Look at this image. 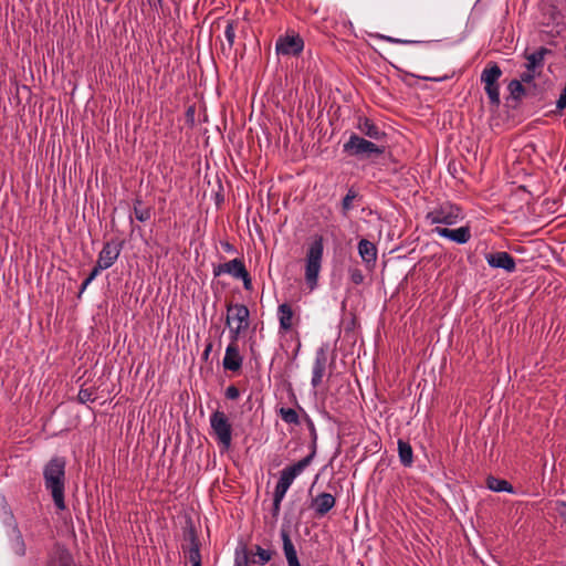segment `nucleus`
Returning a JSON list of instances; mask_svg holds the SVG:
<instances>
[{"label": "nucleus", "mask_w": 566, "mask_h": 566, "mask_svg": "<svg viewBox=\"0 0 566 566\" xmlns=\"http://www.w3.org/2000/svg\"><path fill=\"white\" fill-rule=\"evenodd\" d=\"M44 485L50 491L55 506L65 510V460L60 457L52 458L43 470Z\"/></svg>", "instance_id": "f257e3e1"}, {"label": "nucleus", "mask_w": 566, "mask_h": 566, "mask_svg": "<svg viewBox=\"0 0 566 566\" xmlns=\"http://www.w3.org/2000/svg\"><path fill=\"white\" fill-rule=\"evenodd\" d=\"M343 151L359 160L374 159L385 153L384 146L367 140L357 134H352L349 139L343 145Z\"/></svg>", "instance_id": "f03ea898"}, {"label": "nucleus", "mask_w": 566, "mask_h": 566, "mask_svg": "<svg viewBox=\"0 0 566 566\" xmlns=\"http://www.w3.org/2000/svg\"><path fill=\"white\" fill-rule=\"evenodd\" d=\"M315 457V447L312 453L298 462L284 468L281 471L280 479L275 485L273 497L283 500L293 481L311 464Z\"/></svg>", "instance_id": "7ed1b4c3"}, {"label": "nucleus", "mask_w": 566, "mask_h": 566, "mask_svg": "<svg viewBox=\"0 0 566 566\" xmlns=\"http://www.w3.org/2000/svg\"><path fill=\"white\" fill-rule=\"evenodd\" d=\"M503 75V71L500 65L491 61L486 64L481 73V83L484 85L485 94L489 98V104L492 107L499 108L501 105L500 98V78Z\"/></svg>", "instance_id": "20e7f679"}, {"label": "nucleus", "mask_w": 566, "mask_h": 566, "mask_svg": "<svg viewBox=\"0 0 566 566\" xmlns=\"http://www.w3.org/2000/svg\"><path fill=\"white\" fill-rule=\"evenodd\" d=\"M210 427L219 447L229 450L232 443V426L223 411L216 410L210 415Z\"/></svg>", "instance_id": "39448f33"}, {"label": "nucleus", "mask_w": 566, "mask_h": 566, "mask_svg": "<svg viewBox=\"0 0 566 566\" xmlns=\"http://www.w3.org/2000/svg\"><path fill=\"white\" fill-rule=\"evenodd\" d=\"M322 264L323 250H308L304 260V279L310 290H314L317 286Z\"/></svg>", "instance_id": "423d86ee"}, {"label": "nucleus", "mask_w": 566, "mask_h": 566, "mask_svg": "<svg viewBox=\"0 0 566 566\" xmlns=\"http://www.w3.org/2000/svg\"><path fill=\"white\" fill-rule=\"evenodd\" d=\"M461 209L458 206L451 203H443L439 208L430 211L427 214V219L431 221V223H443V224H454L460 218Z\"/></svg>", "instance_id": "0eeeda50"}, {"label": "nucleus", "mask_w": 566, "mask_h": 566, "mask_svg": "<svg viewBox=\"0 0 566 566\" xmlns=\"http://www.w3.org/2000/svg\"><path fill=\"white\" fill-rule=\"evenodd\" d=\"M250 312L249 308L243 304H228L227 305V321L226 324L228 327H239L244 331L249 328L250 325Z\"/></svg>", "instance_id": "6e6552de"}, {"label": "nucleus", "mask_w": 566, "mask_h": 566, "mask_svg": "<svg viewBox=\"0 0 566 566\" xmlns=\"http://www.w3.org/2000/svg\"><path fill=\"white\" fill-rule=\"evenodd\" d=\"M276 53L297 56L304 49V41L300 34H286L279 36L275 44Z\"/></svg>", "instance_id": "1a4fd4ad"}, {"label": "nucleus", "mask_w": 566, "mask_h": 566, "mask_svg": "<svg viewBox=\"0 0 566 566\" xmlns=\"http://www.w3.org/2000/svg\"><path fill=\"white\" fill-rule=\"evenodd\" d=\"M553 83L549 78L539 77L526 85V99L531 104L542 103L546 99L547 93L551 90Z\"/></svg>", "instance_id": "9d476101"}, {"label": "nucleus", "mask_w": 566, "mask_h": 566, "mask_svg": "<svg viewBox=\"0 0 566 566\" xmlns=\"http://www.w3.org/2000/svg\"><path fill=\"white\" fill-rule=\"evenodd\" d=\"M221 22L224 23V38L227 41V44L221 43V52L223 55L229 56L233 50L234 40H235V30L239 25V21L232 20V19H229V20L218 19L217 21L213 22L212 29L219 28Z\"/></svg>", "instance_id": "9b49d317"}, {"label": "nucleus", "mask_w": 566, "mask_h": 566, "mask_svg": "<svg viewBox=\"0 0 566 566\" xmlns=\"http://www.w3.org/2000/svg\"><path fill=\"white\" fill-rule=\"evenodd\" d=\"M431 232L439 237L447 238L458 244L467 243L471 237L469 227H460L458 229L436 227Z\"/></svg>", "instance_id": "f8f14e48"}, {"label": "nucleus", "mask_w": 566, "mask_h": 566, "mask_svg": "<svg viewBox=\"0 0 566 566\" xmlns=\"http://www.w3.org/2000/svg\"><path fill=\"white\" fill-rule=\"evenodd\" d=\"M327 366V353L321 347L316 350L315 359L312 367V380L311 384L314 388H317L323 380Z\"/></svg>", "instance_id": "ddd939ff"}, {"label": "nucleus", "mask_w": 566, "mask_h": 566, "mask_svg": "<svg viewBox=\"0 0 566 566\" xmlns=\"http://www.w3.org/2000/svg\"><path fill=\"white\" fill-rule=\"evenodd\" d=\"M509 95L506 102L512 108H516L522 104V101L526 99V85L517 78H513L507 84Z\"/></svg>", "instance_id": "4468645a"}, {"label": "nucleus", "mask_w": 566, "mask_h": 566, "mask_svg": "<svg viewBox=\"0 0 566 566\" xmlns=\"http://www.w3.org/2000/svg\"><path fill=\"white\" fill-rule=\"evenodd\" d=\"M187 544L182 546L187 560L191 566H201L200 544L195 532H190Z\"/></svg>", "instance_id": "2eb2a0df"}, {"label": "nucleus", "mask_w": 566, "mask_h": 566, "mask_svg": "<svg viewBox=\"0 0 566 566\" xmlns=\"http://www.w3.org/2000/svg\"><path fill=\"white\" fill-rule=\"evenodd\" d=\"M485 260L492 268L503 269L507 272H513L515 270V261L506 252L486 253Z\"/></svg>", "instance_id": "dca6fc26"}, {"label": "nucleus", "mask_w": 566, "mask_h": 566, "mask_svg": "<svg viewBox=\"0 0 566 566\" xmlns=\"http://www.w3.org/2000/svg\"><path fill=\"white\" fill-rule=\"evenodd\" d=\"M336 504V499L331 493H319L312 500V507L315 510L317 517L326 515Z\"/></svg>", "instance_id": "f3484780"}, {"label": "nucleus", "mask_w": 566, "mask_h": 566, "mask_svg": "<svg viewBox=\"0 0 566 566\" xmlns=\"http://www.w3.org/2000/svg\"><path fill=\"white\" fill-rule=\"evenodd\" d=\"M226 370L237 371L242 366V357L239 353L238 344H229L222 360Z\"/></svg>", "instance_id": "a211bd4d"}, {"label": "nucleus", "mask_w": 566, "mask_h": 566, "mask_svg": "<svg viewBox=\"0 0 566 566\" xmlns=\"http://www.w3.org/2000/svg\"><path fill=\"white\" fill-rule=\"evenodd\" d=\"M326 235H328V239L331 238V243L334 245V248L352 247L353 238H348L338 226H328L326 228Z\"/></svg>", "instance_id": "6ab92c4d"}, {"label": "nucleus", "mask_w": 566, "mask_h": 566, "mask_svg": "<svg viewBox=\"0 0 566 566\" xmlns=\"http://www.w3.org/2000/svg\"><path fill=\"white\" fill-rule=\"evenodd\" d=\"M358 129L361 134L373 138L375 140H380L386 137V133L381 130L373 119L368 117H359L358 118Z\"/></svg>", "instance_id": "aec40b11"}, {"label": "nucleus", "mask_w": 566, "mask_h": 566, "mask_svg": "<svg viewBox=\"0 0 566 566\" xmlns=\"http://www.w3.org/2000/svg\"><path fill=\"white\" fill-rule=\"evenodd\" d=\"M224 271L231 274L235 279H242L244 282V287L249 289L251 284V280L249 273L242 261L239 259H234L223 265Z\"/></svg>", "instance_id": "412c9836"}, {"label": "nucleus", "mask_w": 566, "mask_h": 566, "mask_svg": "<svg viewBox=\"0 0 566 566\" xmlns=\"http://www.w3.org/2000/svg\"><path fill=\"white\" fill-rule=\"evenodd\" d=\"M277 317L280 323V332H289L294 325V311L287 303L280 304L277 307Z\"/></svg>", "instance_id": "4be33fe9"}, {"label": "nucleus", "mask_w": 566, "mask_h": 566, "mask_svg": "<svg viewBox=\"0 0 566 566\" xmlns=\"http://www.w3.org/2000/svg\"><path fill=\"white\" fill-rule=\"evenodd\" d=\"M133 211L135 218L140 222L149 221L154 214V208L151 206H146L139 195H137L133 200Z\"/></svg>", "instance_id": "5701e85b"}, {"label": "nucleus", "mask_w": 566, "mask_h": 566, "mask_svg": "<svg viewBox=\"0 0 566 566\" xmlns=\"http://www.w3.org/2000/svg\"><path fill=\"white\" fill-rule=\"evenodd\" d=\"M281 538L283 542V552L286 558L287 565L293 566L300 564L296 549L286 530H281Z\"/></svg>", "instance_id": "b1692460"}, {"label": "nucleus", "mask_w": 566, "mask_h": 566, "mask_svg": "<svg viewBox=\"0 0 566 566\" xmlns=\"http://www.w3.org/2000/svg\"><path fill=\"white\" fill-rule=\"evenodd\" d=\"M361 199H363V196L359 193V191L357 189H355L354 187H350L347 190V193L345 195V197L343 198V200L340 202L342 216L347 217L348 212L355 208L354 201L355 200L360 201Z\"/></svg>", "instance_id": "393cba45"}, {"label": "nucleus", "mask_w": 566, "mask_h": 566, "mask_svg": "<svg viewBox=\"0 0 566 566\" xmlns=\"http://www.w3.org/2000/svg\"><path fill=\"white\" fill-rule=\"evenodd\" d=\"M399 460L403 467H411L413 463V451L409 442L398 440Z\"/></svg>", "instance_id": "a878e982"}, {"label": "nucleus", "mask_w": 566, "mask_h": 566, "mask_svg": "<svg viewBox=\"0 0 566 566\" xmlns=\"http://www.w3.org/2000/svg\"><path fill=\"white\" fill-rule=\"evenodd\" d=\"M119 255V250H101L97 264L99 269L106 270L111 268Z\"/></svg>", "instance_id": "bb28decb"}, {"label": "nucleus", "mask_w": 566, "mask_h": 566, "mask_svg": "<svg viewBox=\"0 0 566 566\" xmlns=\"http://www.w3.org/2000/svg\"><path fill=\"white\" fill-rule=\"evenodd\" d=\"M486 486L494 492H509L513 493L514 489L506 480L489 476L486 479Z\"/></svg>", "instance_id": "cd10ccee"}, {"label": "nucleus", "mask_w": 566, "mask_h": 566, "mask_svg": "<svg viewBox=\"0 0 566 566\" xmlns=\"http://www.w3.org/2000/svg\"><path fill=\"white\" fill-rule=\"evenodd\" d=\"M524 57L527 61L525 63V69L532 71V72H538L542 74L543 67H544V60L541 59L535 51L532 53L524 52Z\"/></svg>", "instance_id": "c85d7f7f"}, {"label": "nucleus", "mask_w": 566, "mask_h": 566, "mask_svg": "<svg viewBox=\"0 0 566 566\" xmlns=\"http://www.w3.org/2000/svg\"><path fill=\"white\" fill-rule=\"evenodd\" d=\"M48 566H74L72 556L66 551H57L50 559Z\"/></svg>", "instance_id": "c756f323"}, {"label": "nucleus", "mask_w": 566, "mask_h": 566, "mask_svg": "<svg viewBox=\"0 0 566 566\" xmlns=\"http://www.w3.org/2000/svg\"><path fill=\"white\" fill-rule=\"evenodd\" d=\"M273 554L274 553L272 551L264 549L261 546L256 545L254 553L255 558L252 559V563L264 565L272 559Z\"/></svg>", "instance_id": "7c9ffc66"}, {"label": "nucleus", "mask_w": 566, "mask_h": 566, "mask_svg": "<svg viewBox=\"0 0 566 566\" xmlns=\"http://www.w3.org/2000/svg\"><path fill=\"white\" fill-rule=\"evenodd\" d=\"M280 416L283 421L290 424H300V417L297 412L292 408H281Z\"/></svg>", "instance_id": "2f4dec72"}, {"label": "nucleus", "mask_w": 566, "mask_h": 566, "mask_svg": "<svg viewBox=\"0 0 566 566\" xmlns=\"http://www.w3.org/2000/svg\"><path fill=\"white\" fill-rule=\"evenodd\" d=\"M378 250H358V254L368 269H371L377 260Z\"/></svg>", "instance_id": "473e14b6"}, {"label": "nucleus", "mask_w": 566, "mask_h": 566, "mask_svg": "<svg viewBox=\"0 0 566 566\" xmlns=\"http://www.w3.org/2000/svg\"><path fill=\"white\" fill-rule=\"evenodd\" d=\"M539 77H542V74H539L538 72H532V71L525 69V71L521 73L518 80L521 82H523L525 85H527V84L533 83L534 81L538 80Z\"/></svg>", "instance_id": "72a5a7b5"}, {"label": "nucleus", "mask_w": 566, "mask_h": 566, "mask_svg": "<svg viewBox=\"0 0 566 566\" xmlns=\"http://www.w3.org/2000/svg\"><path fill=\"white\" fill-rule=\"evenodd\" d=\"M195 116H196V105L191 104L187 107V109L185 112L186 124L189 128H193L196 125Z\"/></svg>", "instance_id": "f704fd0d"}, {"label": "nucleus", "mask_w": 566, "mask_h": 566, "mask_svg": "<svg viewBox=\"0 0 566 566\" xmlns=\"http://www.w3.org/2000/svg\"><path fill=\"white\" fill-rule=\"evenodd\" d=\"M324 242L329 243L328 235H326V233L315 234L310 248H323Z\"/></svg>", "instance_id": "c9c22d12"}, {"label": "nucleus", "mask_w": 566, "mask_h": 566, "mask_svg": "<svg viewBox=\"0 0 566 566\" xmlns=\"http://www.w3.org/2000/svg\"><path fill=\"white\" fill-rule=\"evenodd\" d=\"M556 108H557V113H562L566 108V81H565L564 88L559 95V98L556 102Z\"/></svg>", "instance_id": "e433bc0d"}, {"label": "nucleus", "mask_w": 566, "mask_h": 566, "mask_svg": "<svg viewBox=\"0 0 566 566\" xmlns=\"http://www.w3.org/2000/svg\"><path fill=\"white\" fill-rule=\"evenodd\" d=\"M229 331H230V339H231L230 344H237L241 334L245 332L244 329L235 327V326L229 327Z\"/></svg>", "instance_id": "4c0bfd02"}, {"label": "nucleus", "mask_w": 566, "mask_h": 566, "mask_svg": "<svg viewBox=\"0 0 566 566\" xmlns=\"http://www.w3.org/2000/svg\"><path fill=\"white\" fill-rule=\"evenodd\" d=\"M350 279L355 284H360L364 281V275L360 270L358 269H352L350 271Z\"/></svg>", "instance_id": "58836bf2"}, {"label": "nucleus", "mask_w": 566, "mask_h": 566, "mask_svg": "<svg viewBox=\"0 0 566 566\" xmlns=\"http://www.w3.org/2000/svg\"><path fill=\"white\" fill-rule=\"evenodd\" d=\"M239 396H240V391L235 386L231 385L227 388L226 397L228 399L235 400L239 398Z\"/></svg>", "instance_id": "ea45409f"}, {"label": "nucleus", "mask_w": 566, "mask_h": 566, "mask_svg": "<svg viewBox=\"0 0 566 566\" xmlns=\"http://www.w3.org/2000/svg\"><path fill=\"white\" fill-rule=\"evenodd\" d=\"M218 188L219 191L216 192L214 200L217 207H220L224 202V196L222 195V184L220 180H218Z\"/></svg>", "instance_id": "a19ab883"}, {"label": "nucleus", "mask_w": 566, "mask_h": 566, "mask_svg": "<svg viewBox=\"0 0 566 566\" xmlns=\"http://www.w3.org/2000/svg\"><path fill=\"white\" fill-rule=\"evenodd\" d=\"M535 53H536L541 59H543L544 61H545V57H546L547 55H553V54H554L553 50H551V49H548V48H546V46H541V48H538V49L535 51Z\"/></svg>", "instance_id": "79ce46f5"}, {"label": "nucleus", "mask_w": 566, "mask_h": 566, "mask_svg": "<svg viewBox=\"0 0 566 566\" xmlns=\"http://www.w3.org/2000/svg\"><path fill=\"white\" fill-rule=\"evenodd\" d=\"M283 500L273 497V505H272V515L273 517H277L281 511V503Z\"/></svg>", "instance_id": "37998d69"}, {"label": "nucleus", "mask_w": 566, "mask_h": 566, "mask_svg": "<svg viewBox=\"0 0 566 566\" xmlns=\"http://www.w3.org/2000/svg\"><path fill=\"white\" fill-rule=\"evenodd\" d=\"M147 3L155 11L163 7V0H147Z\"/></svg>", "instance_id": "c03bdc74"}, {"label": "nucleus", "mask_w": 566, "mask_h": 566, "mask_svg": "<svg viewBox=\"0 0 566 566\" xmlns=\"http://www.w3.org/2000/svg\"><path fill=\"white\" fill-rule=\"evenodd\" d=\"M356 248H376L374 243L368 241L367 239H360L357 243Z\"/></svg>", "instance_id": "a18cd8bd"}, {"label": "nucleus", "mask_w": 566, "mask_h": 566, "mask_svg": "<svg viewBox=\"0 0 566 566\" xmlns=\"http://www.w3.org/2000/svg\"><path fill=\"white\" fill-rule=\"evenodd\" d=\"M419 78H422L424 81H433V82H440V81H443V80H447L448 76H438V77H433V76H420L418 75Z\"/></svg>", "instance_id": "49530a36"}, {"label": "nucleus", "mask_w": 566, "mask_h": 566, "mask_svg": "<svg viewBox=\"0 0 566 566\" xmlns=\"http://www.w3.org/2000/svg\"><path fill=\"white\" fill-rule=\"evenodd\" d=\"M379 38L385 41L391 42V43H409L408 41H403V40H399V39H395V38L386 36V35H379Z\"/></svg>", "instance_id": "de8ad7c7"}, {"label": "nucleus", "mask_w": 566, "mask_h": 566, "mask_svg": "<svg viewBox=\"0 0 566 566\" xmlns=\"http://www.w3.org/2000/svg\"><path fill=\"white\" fill-rule=\"evenodd\" d=\"M92 279H90L88 276L83 281L82 285H81V289H80V293H78V297L82 295V293L87 289V286L92 283Z\"/></svg>", "instance_id": "09e8293b"}, {"label": "nucleus", "mask_w": 566, "mask_h": 566, "mask_svg": "<svg viewBox=\"0 0 566 566\" xmlns=\"http://www.w3.org/2000/svg\"><path fill=\"white\" fill-rule=\"evenodd\" d=\"M92 279H90L88 276L83 281L82 285H81V289H80V293H78V297L82 295V293L87 289V286L92 283Z\"/></svg>", "instance_id": "8fccbe9b"}, {"label": "nucleus", "mask_w": 566, "mask_h": 566, "mask_svg": "<svg viewBox=\"0 0 566 566\" xmlns=\"http://www.w3.org/2000/svg\"><path fill=\"white\" fill-rule=\"evenodd\" d=\"M103 271V269H99V265L96 263L92 272L90 273L88 277L94 280L99 273Z\"/></svg>", "instance_id": "3c124183"}, {"label": "nucleus", "mask_w": 566, "mask_h": 566, "mask_svg": "<svg viewBox=\"0 0 566 566\" xmlns=\"http://www.w3.org/2000/svg\"><path fill=\"white\" fill-rule=\"evenodd\" d=\"M249 560H250V559H249V555H248V554H244V556H243V559H242V560H240V559H238V558H237V560H235V566H248Z\"/></svg>", "instance_id": "603ef678"}, {"label": "nucleus", "mask_w": 566, "mask_h": 566, "mask_svg": "<svg viewBox=\"0 0 566 566\" xmlns=\"http://www.w3.org/2000/svg\"><path fill=\"white\" fill-rule=\"evenodd\" d=\"M312 437H313V442H312V446H311V452L313 451L314 446L316 447V439H317V436H316V432H315V428H314L313 424H312Z\"/></svg>", "instance_id": "864d4df0"}, {"label": "nucleus", "mask_w": 566, "mask_h": 566, "mask_svg": "<svg viewBox=\"0 0 566 566\" xmlns=\"http://www.w3.org/2000/svg\"><path fill=\"white\" fill-rule=\"evenodd\" d=\"M78 397L82 401H85L90 398V395L87 394L86 390H80Z\"/></svg>", "instance_id": "5fc2aeb1"}, {"label": "nucleus", "mask_w": 566, "mask_h": 566, "mask_svg": "<svg viewBox=\"0 0 566 566\" xmlns=\"http://www.w3.org/2000/svg\"><path fill=\"white\" fill-rule=\"evenodd\" d=\"M211 348H212V345H211V344H208V345H207V347H206V349H205V352H203V357H205L206 359L208 358V356H209V353H210Z\"/></svg>", "instance_id": "6e6d98bb"}, {"label": "nucleus", "mask_w": 566, "mask_h": 566, "mask_svg": "<svg viewBox=\"0 0 566 566\" xmlns=\"http://www.w3.org/2000/svg\"><path fill=\"white\" fill-rule=\"evenodd\" d=\"M223 248L230 249V248H233V247L229 242H224L223 243Z\"/></svg>", "instance_id": "4d7b16f0"}, {"label": "nucleus", "mask_w": 566, "mask_h": 566, "mask_svg": "<svg viewBox=\"0 0 566 566\" xmlns=\"http://www.w3.org/2000/svg\"><path fill=\"white\" fill-rule=\"evenodd\" d=\"M19 554H21V555H23V554H24V546H23V543L21 544V548H20Z\"/></svg>", "instance_id": "13d9d810"}, {"label": "nucleus", "mask_w": 566, "mask_h": 566, "mask_svg": "<svg viewBox=\"0 0 566 566\" xmlns=\"http://www.w3.org/2000/svg\"><path fill=\"white\" fill-rule=\"evenodd\" d=\"M107 3H113L115 0H104Z\"/></svg>", "instance_id": "bf43d9fd"}]
</instances>
